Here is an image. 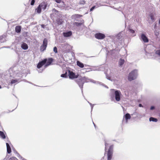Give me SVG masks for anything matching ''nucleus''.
<instances>
[{
  "label": "nucleus",
  "mask_w": 160,
  "mask_h": 160,
  "mask_svg": "<svg viewBox=\"0 0 160 160\" xmlns=\"http://www.w3.org/2000/svg\"><path fill=\"white\" fill-rule=\"evenodd\" d=\"M15 31L17 33H19L21 31V26H18L15 27Z\"/></svg>",
  "instance_id": "15"
},
{
  "label": "nucleus",
  "mask_w": 160,
  "mask_h": 160,
  "mask_svg": "<svg viewBox=\"0 0 160 160\" xmlns=\"http://www.w3.org/2000/svg\"><path fill=\"white\" fill-rule=\"evenodd\" d=\"M48 44V40L46 38H44L43 40V44L41 46L40 50L41 52H43L46 50Z\"/></svg>",
  "instance_id": "5"
},
{
  "label": "nucleus",
  "mask_w": 160,
  "mask_h": 160,
  "mask_svg": "<svg viewBox=\"0 0 160 160\" xmlns=\"http://www.w3.org/2000/svg\"><path fill=\"white\" fill-rule=\"evenodd\" d=\"M53 51L55 53H57L58 52L57 49L56 47H55L53 48Z\"/></svg>",
  "instance_id": "28"
},
{
  "label": "nucleus",
  "mask_w": 160,
  "mask_h": 160,
  "mask_svg": "<svg viewBox=\"0 0 160 160\" xmlns=\"http://www.w3.org/2000/svg\"><path fill=\"white\" fill-rule=\"evenodd\" d=\"M0 136L2 139H5L6 138V136L3 132L0 131Z\"/></svg>",
  "instance_id": "19"
},
{
  "label": "nucleus",
  "mask_w": 160,
  "mask_h": 160,
  "mask_svg": "<svg viewBox=\"0 0 160 160\" xmlns=\"http://www.w3.org/2000/svg\"><path fill=\"white\" fill-rule=\"evenodd\" d=\"M35 0H32L31 4L32 5H33L34 4V3H35Z\"/></svg>",
  "instance_id": "31"
},
{
  "label": "nucleus",
  "mask_w": 160,
  "mask_h": 160,
  "mask_svg": "<svg viewBox=\"0 0 160 160\" xmlns=\"http://www.w3.org/2000/svg\"><path fill=\"white\" fill-rule=\"evenodd\" d=\"M18 82L17 79H12L10 82L11 84H13L16 83Z\"/></svg>",
  "instance_id": "22"
},
{
  "label": "nucleus",
  "mask_w": 160,
  "mask_h": 160,
  "mask_svg": "<svg viewBox=\"0 0 160 160\" xmlns=\"http://www.w3.org/2000/svg\"><path fill=\"white\" fill-rule=\"evenodd\" d=\"M154 108V107H153V106H152V107H151V108H150V109H151V110H153V109Z\"/></svg>",
  "instance_id": "35"
},
{
  "label": "nucleus",
  "mask_w": 160,
  "mask_h": 160,
  "mask_svg": "<svg viewBox=\"0 0 160 160\" xmlns=\"http://www.w3.org/2000/svg\"><path fill=\"white\" fill-rule=\"evenodd\" d=\"M160 24V18L158 22Z\"/></svg>",
  "instance_id": "38"
},
{
  "label": "nucleus",
  "mask_w": 160,
  "mask_h": 160,
  "mask_svg": "<svg viewBox=\"0 0 160 160\" xmlns=\"http://www.w3.org/2000/svg\"><path fill=\"white\" fill-rule=\"evenodd\" d=\"M95 38L98 39H102L105 37V35L101 33H97L95 35Z\"/></svg>",
  "instance_id": "7"
},
{
  "label": "nucleus",
  "mask_w": 160,
  "mask_h": 160,
  "mask_svg": "<svg viewBox=\"0 0 160 160\" xmlns=\"http://www.w3.org/2000/svg\"><path fill=\"white\" fill-rule=\"evenodd\" d=\"M36 10H37V12L38 13H40L41 12V7L39 5L38 6L37 8L36 9Z\"/></svg>",
  "instance_id": "20"
},
{
  "label": "nucleus",
  "mask_w": 160,
  "mask_h": 160,
  "mask_svg": "<svg viewBox=\"0 0 160 160\" xmlns=\"http://www.w3.org/2000/svg\"><path fill=\"white\" fill-rule=\"evenodd\" d=\"M17 158L15 157H12L10 158L9 159V160H16Z\"/></svg>",
  "instance_id": "30"
},
{
  "label": "nucleus",
  "mask_w": 160,
  "mask_h": 160,
  "mask_svg": "<svg viewBox=\"0 0 160 160\" xmlns=\"http://www.w3.org/2000/svg\"><path fill=\"white\" fill-rule=\"evenodd\" d=\"M53 61V59L52 58H49L48 59L47 58L44 59L43 60L39 62L37 65V68H40L45 65L44 67L46 68L51 65Z\"/></svg>",
  "instance_id": "1"
},
{
  "label": "nucleus",
  "mask_w": 160,
  "mask_h": 160,
  "mask_svg": "<svg viewBox=\"0 0 160 160\" xmlns=\"http://www.w3.org/2000/svg\"><path fill=\"white\" fill-rule=\"evenodd\" d=\"M2 88V87H1V86L0 85V88Z\"/></svg>",
  "instance_id": "39"
},
{
  "label": "nucleus",
  "mask_w": 160,
  "mask_h": 160,
  "mask_svg": "<svg viewBox=\"0 0 160 160\" xmlns=\"http://www.w3.org/2000/svg\"><path fill=\"white\" fill-rule=\"evenodd\" d=\"M61 76L63 78H66L67 77V73L66 72L65 74H61Z\"/></svg>",
  "instance_id": "26"
},
{
  "label": "nucleus",
  "mask_w": 160,
  "mask_h": 160,
  "mask_svg": "<svg viewBox=\"0 0 160 160\" xmlns=\"http://www.w3.org/2000/svg\"><path fill=\"white\" fill-rule=\"evenodd\" d=\"M84 20L83 19H82L79 20V22H74L73 24L77 27H79L83 25L84 24Z\"/></svg>",
  "instance_id": "9"
},
{
  "label": "nucleus",
  "mask_w": 160,
  "mask_h": 160,
  "mask_svg": "<svg viewBox=\"0 0 160 160\" xmlns=\"http://www.w3.org/2000/svg\"><path fill=\"white\" fill-rule=\"evenodd\" d=\"M129 32L132 33H135V31L132 29H129Z\"/></svg>",
  "instance_id": "29"
},
{
  "label": "nucleus",
  "mask_w": 160,
  "mask_h": 160,
  "mask_svg": "<svg viewBox=\"0 0 160 160\" xmlns=\"http://www.w3.org/2000/svg\"><path fill=\"white\" fill-rule=\"evenodd\" d=\"M105 150H106L108 146L109 145V143L107 142L106 141H105Z\"/></svg>",
  "instance_id": "25"
},
{
  "label": "nucleus",
  "mask_w": 160,
  "mask_h": 160,
  "mask_svg": "<svg viewBox=\"0 0 160 160\" xmlns=\"http://www.w3.org/2000/svg\"><path fill=\"white\" fill-rule=\"evenodd\" d=\"M125 119L127 121L128 119H129L131 118V116L130 114L129 113H127L125 116Z\"/></svg>",
  "instance_id": "18"
},
{
  "label": "nucleus",
  "mask_w": 160,
  "mask_h": 160,
  "mask_svg": "<svg viewBox=\"0 0 160 160\" xmlns=\"http://www.w3.org/2000/svg\"><path fill=\"white\" fill-rule=\"evenodd\" d=\"M41 27L42 28H45V25L44 24H42L41 25Z\"/></svg>",
  "instance_id": "34"
},
{
  "label": "nucleus",
  "mask_w": 160,
  "mask_h": 160,
  "mask_svg": "<svg viewBox=\"0 0 160 160\" xmlns=\"http://www.w3.org/2000/svg\"><path fill=\"white\" fill-rule=\"evenodd\" d=\"M137 71L136 70H134L129 73L128 76V80L131 81L134 80L137 78Z\"/></svg>",
  "instance_id": "2"
},
{
  "label": "nucleus",
  "mask_w": 160,
  "mask_h": 160,
  "mask_svg": "<svg viewBox=\"0 0 160 160\" xmlns=\"http://www.w3.org/2000/svg\"><path fill=\"white\" fill-rule=\"evenodd\" d=\"M77 65L80 68H82L84 67V66L83 64L79 61H77Z\"/></svg>",
  "instance_id": "17"
},
{
  "label": "nucleus",
  "mask_w": 160,
  "mask_h": 160,
  "mask_svg": "<svg viewBox=\"0 0 160 160\" xmlns=\"http://www.w3.org/2000/svg\"><path fill=\"white\" fill-rule=\"evenodd\" d=\"M115 96L116 100L117 101H119L120 100V96L121 95L120 91L116 90L115 92Z\"/></svg>",
  "instance_id": "6"
},
{
  "label": "nucleus",
  "mask_w": 160,
  "mask_h": 160,
  "mask_svg": "<svg viewBox=\"0 0 160 160\" xmlns=\"http://www.w3.org/2000/svg\"><path fill=\"white\" fill-rule=\"evenodd\" d=\"M141 39L144 42H148V38L143 34H142Z\"/></svg>",
  "instance_id": "11"
},
{
  "label": "nucleus",
  "mask_w": 160,
  "mask_h": 160,
  "mask_svg": "<svg viewBox=\"0 0 160 160\" xmlns=\"http://www.w3.org/2000/svg\"><path fill=\"white\" fill-rule=\"evenodd\" d=\"M76 82L80 88H82L84 84L86 82V80L84 77H81L75 80Z\"/></svg>",
  "instance_id": "4"
},
{
  "label": "nucleus",
  "mask_w": 160,
  "mask_h": 160,
  "mask_svg": "<svg viewBox=\"0 0 160 160\" xmlns=\"http://www.w3.org/2000/svg\"><path fill=\"white\" fill-rule=\"evenodd\" d=\"M82 15L79 14H74L72 15V19H73L74 20H76V21H78L77 20V18H80L81 17H82Z\"/></svg>",
  "instance_id": "10"
},
{
  "label": "nucleus",
  "mask_w": 160,
  "mask_h": 160,
  "mask_svg": "<svg viewBox=\"0 0 160 160\" xmlns=\"http://www.w3.org/2000/svg\"><path fill=\"white\" fill-rule=\"evenodd\" d=\"M95 8V6H94L93 7H92L90 9V11H92L94 8Z\"/></svg>",
  "instance_id": "32"
},
{
  "label": "nucleus",
  "mask_w": 160,
  "mask_h": 160,
  "mask_svg": "<svg viewBox=\"0 0 160 160\" xmlns=\"http://www.w3.org/2000/svg\"><path fill=\"white\" fill-rule=\"evenodd\" d=\"M156 25H155V27H156Z\"/></svg>",
  "instance_id": "40"
},
{
  "label": "nucleus",
  "mask_w": 160,
  "mask_h": 160,
  "mask_svg": "<svg viewBox=\"0 0 160 160\" xmlns=\"http://www.w3.org/2000/svg\"><path fill=\"white\" fill-rule=\"evenodd\" d=\"M150 121H152L154 122H157L158 121V120L157 119L154 118L153 117H151L149 118Z\"/></svg>",
  "instance_id": "23"
},
{
  "label": "nucleus",
  "mask_w": 160,
  "mask_h": 160,
  "mask_svg": "<svg viewBox=\"0 0 160 160\" xmlns=\"http://www.w3.org/2000/svg\"><path fill=\"white\" fill-rule=\"evenodd\" d=\"M124 59H120L119 62V64L120 66H122L124 63Z\"/></svg>",
  "instance_id": "21"
},
{
  "label": "nucleus",
  "mask_w": 160,
  "mask_h": 160,
  "mask_svg": "<svg viewBox=\"0 0 160 160\" xmlns=\"http://www.w3.org/2000/svg\"><path fill=\"white\" fill-rule=\"evenodd\" d=\"M7 152L8 153H10L11 152V148L8 143H6Z\"/></svg>",
  "instance_id": "16"
},
{
  "label": "nucleus",
  "mask_w": 160,
  "mask_h": 160,
  "mask_svg": "<svg viewBox=\"0 0 160 160\" xmlns=\"http://www.w3.org/2000/svg\"><path fill=\"white\" fill-rule=\"evenodd\" d=\"M156 54L160 56V49L157 50L156 52Z\"/></svg>",
  "instance_id": "27"
},
{
  "label": "nucleus",
  "mask_w": 160,
  "mask_h": 160,
  "mask_svg": "<svg viewBox=\"0 0 160 160\" xmlns=\"http://www.w3.org/2000/svg\"><path fill=\"white\" fill-rule=\"evenodd\" d=\"M54 10L55 12H58V11L57 10H56L55 9H54Z\"/></svg>",
  "instance_id": "37"
},
{
  "label": "nucleus",
  "mask_w": 160,
  "mask_h": 160,
  "mask_svg": "<svg viewBox=\"0 0 160 160\" xmlns=\"http://www.w3.org/2000/svg\"><path fill=\"white\" fill-rule=\"evenodd\" d=\"M150 17L151 19L152 20V21H154V15L153 13H151L150 15Z\"/></svg>",
  "instance_id": "24"
},
{
  "label": "nucleus",
  "mask_w": 160,
  "mask_h": 160,
  "mask_svg": "<svg viewBox=\"0 0 160 160\" xmlns=\"http://www.w3.org/2000/svg\"><path fill=\"white\" fill-rule=\"evenodd\" d=\"M72 34V32L71 31L63 33V35L64 37H70L71 36Z\"/></svg>",
  "instance_id": "13"
},
{
  "label": "nucleus",
  "mask_w": 160,
  "mask_h": 160,
  "mask_svg": "<svg viewBox=\"0 0 160 160\" xmlns=\"http://www.w3.org/2000/svg\"><path fill=\"white\" fill-rule=\"evenodd\" d=\"M139 106L140 107H142V105L141 104H139Z\"/></svg>",
  "instance_id": "36"
},
{
  "label": "nucleus",
  "mask_w": 160,
  "mask_h": 160,
  "mask_svg": "<svg viewBox=\"0 0 160 160\" xmlns=\"http://www.w3.org/2000/svg\"><path fill=\"white\" fill-rule=\"evenodd\" d=\"M55 0L56 2L58 3H59L61 2V0Z\"/></svg>",
  "instance_id": "33"
},
{
  "label": "nucleus",
  "mask_w": 160,
  "mask_h": 160,
  "mask_svg": "<svg viewBox=\"0 0 160 160\" xmlns=\"http://www.w3.org/2000/svg\"><path fill=\"white\" fill-rule=\"evenodd\" d=\"M113 145H110L109 147L107 154V160H111L113 156Z\"/></svg>",
  "instance_id": "3"
},
{
  "label": "nucleus",
  "mask_w": 160,
  "mask_h": 160,
  "mask_svg": "<svg viewBox=\"0 0 160 160\" xmlns=\"http://www.w3.org/2000/svg\"><path fill=\"white\" fill-rule=\"evenodd\" d=\"M39 5L41 8L45 10L47 7V4L45 2H43L41 3Z\"/></svg>",
  "instance_id": "12"
},
{
  "label": "nucleus",
  "mask_w": 160,
  "mask_h": 160,
  "mask_svg": "<svg viewBox=\"0 0 160 160\" xmlns=\"http://www.w3.org/2000/svg\"><path fill=\"white\" fill-rule=\"evenodd\" d=\"M69 78L71 79H73L78 78V75H75L74 73L70 71H69Z\"/></svg>",
  "instance_id": "8"
},
{
  "label": "nucleus",
  "mask_w": 160,
  "mask_h": 160,
  "mask_svg": "<svg viewBox=\"0 0 160 160\" xmlns=\"http://www.w3.org/2000/svg\"><path fill=\"white\" fill-rule=\"evenodd\" d=\"M22 48L24 50H26L28 48V45L25 43H23L21 46Z\"/></svg>",
  "instance_id": "14"
}]
</instances>
